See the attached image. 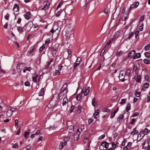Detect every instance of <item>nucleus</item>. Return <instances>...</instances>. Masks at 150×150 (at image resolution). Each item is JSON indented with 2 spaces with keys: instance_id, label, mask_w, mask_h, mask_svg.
<instances>
[{
  "instance_id": "nucleus-50",
  "label": "nucleus",
  "mask_w": 150,
  "mask_h": 150,
  "mask_svg": "<svg viewBox=\"0 0 150 150\" xmlns=\"http://www.w3.org/2000/svg\"><path fill=\"white\" fill-rule=\"evenodd\" d=\"M82 107L81 105H80L78 106V109L77 110V111L79 113H81V111L80 109Z\"/></svg>"
},
{
  "instance_id": "nucleus-18",
  "label": "nucleus",
  "mask_w": 150,
  "mask_h": 150,
  "mask_svg": "<svg viewBox=\"0 0 150 150\" xmlns=\"http://www.w3.org/2000/svg\"><path fill=\"white\" fill-rule=\"evenodd\" d=\"M49 3L48 2H47L46 4H45L44 7L42 8L41 9L42 10H45L46 9H47L49 7Z\"/></svg>"
},
{
  "instance_id": "nucleus-47",
  "label": "nucleus",
  "mask_w": 150,
  "mask_h": 150,
  "mask_svg": "<svg viewBox=\"0 0 150 150\" xmlns=\"http://www.w3.org/2000/svg\"><path fill=\"white\" fill-rule=\"evenodd\" d=\"M15 126L16 128H17L18 127V120L17 119L15 120Z\"/></svg>"
},
{
  "instance_id": "nucleus-20",
  "label": "nucleus",
  "mask_w": 150,
  "mask_h": 150,
  "mask_svg": "<svg viewBox=\"0 0 150 150\" xmlns=\"http://www.w3.org/2000/svg\"><path fill=\"white\" fill-rule=\"evenodd\" d=\"M124 118V116L123 115H120L119 117L117 119V121L118 122H120Z\"/></svg>"
},
{
  "instance_id": "nucleus-30",
  "label": "nucleus",
  "mask_w": 150,
  "mask_h": 150,
  "mask_svg": "<svg viewBox=\"0 0 150 150\" xmlns=\"http://www.w3.org/2000/svg\"><path fill=\"white\" fill-rule=\"evenodd\" d=\"M35 53V51L34 50H32L28 52V54L29 56H31L33 55Z\"/></svg>"
},
{
  "instance_id": "nucleus-39",
  "label": "nucleus",
  "mask_w": 150,
  "mask_h": 150,
  "mask_svg": "<svg viewBox=\"0 0 150 150\" xmlns=\"http://www.w3.org/2000/svg\"><path fill=\"white\" fill-rule=\"evenodd\" d=\"M69 132H71L74 130V127L73 125H71L69 127Z\"/></svg>"
},
{
  "instance_id": "nucleus-57",
  "label": "nucleus",
  "mask_w": 150,
  "mask_h": 150,
  "mask_svg": "<svg viewBox=\"0 0 150 150\" xmlns=\"http://www.w3.org/2000/svg\"><path fill=\"white\" fill-rule=\"evenodd\" d=\"M141 81V77L140 76H138L137 77V81L138 82H140Z\"/></svg>"
},
{
  "instance_id": "nucleus-15",
  "label": "nucleus",
  "mask_w": 150,
  "mask_h": 150,
  "mask_svg": "<svg viewBox=\"0 0 150 150\" xmlns=\"http://www.w3.org/2000/svg\"><path fill=\"white\" fill-rule=\"evenodd\" d=\"M149 86V83H144L143 85L142 86V90H143L144 88H147Z\"/></svg>"
},
{
  "instance_id": "nucleus-63",
  "label": "nucleus",
  "mask_w": 150,
  "mask_h": 150,
  "mask_svg": "<svg viewBox=\"0 0 150 150\" xmlns=\"http://www.w3.org/2000/svg\"><path fill=\"white\" fill-rule=\"evenodd\" d=\"M24 85L26 86H30V84L28 81L25 82V83Z\"/></svg>"
},
{
  "instance_id": "nucleus-26",
  "label": "nucleus",
  "mask_w": 150,
  "mask_h": 150,
  "mask_svg": "<svg viewBox=\"0 0 150 150\" xmlns=\"http://www.w3.org/2000/svg\"><path fill=\"white\" fill-rule=\"evenodd\" d=\"M90 91V87H88L86 90L85 92L84 93V96H86L87 94L89 93Z\"/></svg>"
},
{
  "instance_id": "nucleus-28",
  "label": "nucleus",
  "mask_w": 150,
  "mask_h": 150,
  "mask_svg": "<svg viewBox=\"0 0 150 150\" xmlns=\"http://www.w3.org/2000/svg\"><path fill=\"white\" fill-rule=\"evenodd\" d=\"M131 105L130 104L128 103L126 108V110L127 112H128L130 109Z\"/></svg>"
},
{
  "instance_id": "nucleus-7",
  "label": "nucleus",
  "mask_w": 150,
  "mask_h": 150,
  "mask_svg": "<svg viewBox=\"0 0 150 150\" xmlns=\"http://www.w3.org/2000/svg\"><path fill=\"white\" fill-rule=\"evenodd\" d=\"M143 132H140L138 135L137 140L138 141H140L144 136V134L143 133Z\"/></svg>"
},
{
  "instance_id": "nucleus-5",
  "label": "nucleus",
  "mask_w": 150,
  "mask_h": 150,
  "mask_svg": "<svg viewBox=\"0 0 150 150\" xmlns=\"http://www.w3.org/2000/svg\"><path fill=\"white\" fill-rule=\"evenodd\" d=\"M79 130V129H77V134H74V139L75 140L77 141L79 139V136L81 134V133Z\"/></svg>"
},
{
  "instance_id": "nucleus-61",
  "label": "nucleus",
  "mask_w": 150,
  "mask_h": 150,
  "mask_svg": "<svg viewBox=\"0 0 150 150\" xmlns=\"http://www.w3.org/2000/svg\"><path fill=\"white\" fill-rule=\"evenodd\" d=\"M75 108V107L74 105H72L71 107V110H70V112H73V110Z\"/></svg>"
},
{
  "instance_id": "nucleus-25",
  "label": "nucleus",
  "mask_w": 150,
  "mask_h": 150,
  "mask_svg": "<svg viewBox=\"0 0 150 150\" xmlns=\"http://www.w3.org/2000/svg\"><path fill=\"white\" fill-rule=\"evenodd\" d=\"M68 99L66 97H64L62 105H64L67 102H68Z\"/></svg>"
},
{
  "instance_id": "nucleus-4",
  "label": "nucleus",
  "mask_w": 150,
  "mask_h": 150,
  "mask_svg": "<svg viewBox=\"0 0 150 150\" xmlns=\"http://www.w3.org/2000/svg\"><path fill=\"white\" fill-rule=\"evenodd\" d=\"M108 143L105 142H103L100 146L99 148L101 149V148H102L103 147L105 148V149L106 150L108 147Z\"/></svg>"
},
{
  "instance_id": "nucleus-58",
  "label": "nucleus",
  "mask_w": 150,
  "mask_h": 150,
  "mask_svg": "<svg viewBox=\"0 0 150 150\" xmlns=\"http://www.w3.org/2000/svg\"><path fill=\"white\" fill-rule=\"evenodd\" d=\"M9 14L8 13L6 14V15L5 16V18L6 20H8L9 19Z\"/></svg>"
},
{
  "instance_id": "nucleus-54",
  "label": "nucleus",
  "mask_w": 150,
  "mask_h": 150,
  "mask_svg": "<svg viewBox=\"0 0 150 150\" xmlns=\"http://www.w3.org/2000/svg\"><path fill=\"white\" fill-rule=\"evenodd\" d=\"M18 145L17 143L13 144L12 145V147L13 148L16 149L18 148Z\"/></svg>"
},
{
  "instance_id": "nucleus-33",
  "label": "nucleus",
  "mask_w": 150,
  "mask_h": 150,
  "mask_svg": "<svg viewBox=\"0 0 150 150\" xmlns=\"http://www.w3.org/2000/svg\"><path fill=\"white\" fill-rule=\"evenodd\" d=\"M53 59H51L49 62H48L47 63V64L46 65V68L47 69L49 65L51 64V63L53 62Z\"/></svg>"
},
{
  "instance_id": "nucleus-62",
  "label": "nucleus",
  "mask_w": 150,
  "mask_h": 150,
  "mask_svg": "<svg viewBox=\"0 0 150 150\" xmlns=\"http://www.w3.org/2000/svg\"><path fill=\"white\" fill-rule=\"evenodd\" d=\"M105 137V135L103 134L100 136L98 138V139L99 140L103 138H104Z\"/></svg>"
},
{
  "instance_id": "nucleus-8",
  "label": "nucleus",
  "mask_w": 150,
  "mask_h": 150,
  "mask_svg": "<svg viewBox=\"0 0 150 150\" xmlns=\"http://www.w3.org/2000/svg\"><path fill=\"white\" fill-rule=\"evenodd\" d=\"M81 59L80 58H78L76 62L74 63V68L75 69L79 64Z\"/></svg>"
},
{
  "instance_id": "nucleus-17",
  "label": "nucleus",
  "mask_w": 150,
  "mask_h": 150,
  "mask_svg": "<svg viewBox=\"0 0 150 150\" xmlns=\"http://www.w3.org/2000/svg\"><path fill=\"white\" fill-rule=\"evenodd\" d=\"M13 10L15 12H17L18 11L19 6L17 4H15L14 5Z\"/></svg>"
},
{
  "instance_id": "nucleus-22",
  "label": "nucleus",
  "mask_w": 150,
  "mask_h": 150,
  "mask_svg": "<svg viewBox=\"0 0 150 150\" xmlns=\"http://www.w3.org/2000/svg\"><path fill=\"white\" fill-rule=\"evenodd\" d=\"M138 133V131L136 130V128H134L133 129L132 131L131 132L130 134H132V135H134L135 134H136Z\"/></svg>"
},
{
  "instance_id": "nucleus-13",
  "label": "nucleus",
  "mask_w": 150,
  "mask_h": 150,
  "mask_svg": "<svg viewBox=\"0 0 150 150\" xmlns=\"http://www.w3.org/2000/svg\"><path fill=\"white\" fill-rule=\"evenodd\" d=\"M67 85L66 83H64L63 86L61 90V92L60 93V94H61V93L63 92L65 90L66 88L67 87Z\"/></svg>"
},
{
  "instance_id": "nucleus-36",
  "label": "nucleus",
  "mask_w": 150,
  "mask_h": 150,
  "mask_svg": "<svg viewBox=\"0 0 150 150\" xmlns=\"http://www.w3.org/2000/svg\"><path fill=\"white\" fill-rule=\"evenodd\" d=\"M144 62L146 64H149L150 63V60L148 59H146L144 60Z\"/></svg>"
},
{
  "instance_id": "nucleus-64",
  "label": "nucleus",
  "mask_w": 150,
  "mask_h": 150,
  "mask_svg": "<svg viewBox=\"0 0 150 150\" xmlns=\"http://www.w3.org/2000/svg\"><path fill=\"white\" fill-rule=\"evenodd\" d=\"M135 94L136 96L138 97H139L140 96L139 93H138L137 91L135 92Z\"/></svg>"
},
{
  "instance_id": "nucleus-3",
  "label": "nucleus",
  "mask_w": 150,
  "mask_h": 150,
  "mask_svg": "<svg viewBox=\"0 0 150 150\" xmlns=\"http://www.w3.org/2000/svg\"><path fill=\"white\" fill-rule=\"evenodd\" d=\"M125 72L123 71H121L119 74V78L120 80L122 82H124L125 80Z\"/></svg>"
},
{
  "instance_id": "nucleus-9",
  "label": "nucleus",
  "mask_w": 150,
  "mask_h": 150,
  "mask_svg": "<svg viewBox=\"0 0 150 150\" xmlns=\"http://www.w3.org/2000/svg\"><path fill=\"white\" fill-rule=\"evenodd\" d=\"M139 4V3L137 2L133 3V4L130 6L129 8V9L130 10L131 9L134 8H137Z\"/></svg>"
},
{
  "instance_id": "nucleus-27",
  "label": "nucleus",
  "mask_w": 150,
  "mask_h": 150,
  "mask_svg": "<svg viewBox=\"0 0 150 150\" xmlns=\"http://www.w3.org/2000/svg\"><path fill=\"white\" fill-rule=\"evenodd\" d=\"M23 28L20 27L19 26L17 28V30L20 33H22L23 32Z\"/></svg>"
},
{
  "instance_id": "nucleus-16",
  "label": "nucleus",
  "mask_w": 150,
  "mask_h": 150,
  "mask_svg": "<svg viewBox=\"0 0 150 150\" xmlns=\"http://www.w3.org/2000/svg\"><path fill=\"white\" fill-rule=\"evenodd\" d=\"M67 144L66 142H64L60 144L59 145V148L60 149H62L64 146H65Z\"/></svg>"
},
{
  "instance_id": "nucleus-31",
  "label": "nucleus",
  "mask_w": 150,
  "mask_h": 150,
  "mask_svg": "<svg viewBox=\"0 0 150 150\" xmlns=\"http://www.w3.org/2000/svg\"><path fill=\"white\" fill-rule=\"evenodd\" d=\"M57 49V48L56 45H52L51 47V50L53 51H55Z\"/></svg>"
},
{
  "instance_id": "nucleus-40",
  "label": "nucleus",
  "mask_w": 150,
  "mask_h": 150,
  "mask_svg": "<svg viewBox=\"0 0 150 150\" xmlns=\"http://www.w3.org/2000/svg\"><path fill=\"white\" fill-rule=\"evenodd\" d=\"M134 71L135 72V74L137 75L138 73V71L137 70V66L134 65Z\"/></svg>"
},
{
  "instance_id": "nucleus-21",
  "label": "nucleus",
  "mask_w": 150,
  "mask_h": 150,
  "mask_svg": "<svg viewBox=\"0 0 150 150\" xmlns=\"http://www.w3.org/2000/svg\"><path fill=\"white\" fill-rule=\"evenodd\" d=\"M44 88H42L39 92L38 95L39 96H42L43 95L44 93Z\"/></svg>"
},
{
  "instance_id": "nucleus-24",
  "label": "nucleus",
  "mask_w": 150,
  "mask_h": 150,
  "mask_svg": "<svg viewBox=\"0 0 150 150\" xmlns=\"http://www.w3.org/2000/svg\"><path fill=\"white\" fill-rule=\"evenodd\" d=\"M128 16L127 14H124L122 17V20L123 21H125L127 18Z\"/></svg>"
},
{
  "instance_id": "nucleus-60",
  "label": "nucleus",
  "mask_w": 150,
  "mask_h": 150,
  "mask_svg": "<svg viewBox=\"0 0 150 150\" xmlns=\"http://www.w3.org/2000/svg\"><path fill=\"white\" fill-rule=\"evenodd\" d=\"M16 73L15 69H13L12 70V74L13 75H14Z\"/></svg>"
},
{
  "instance_id": "nucleus-19",
  "label": "nucleus",
  "mask_w": 150,
  "mask_h": 150,
  "mask_svg": "<svg viewBox=\"0 0 150 150\" xmlns=\"http://www.w3.org/2000/svg\"><path fill=\"white\" fill-rule=\"evenodd\" d=\"M25 17L28 20L30 19L31 18V15L30 13L29 12L27 13L25 15Z\"/></svg>"
},
{
  "instance_id": "nucleus-2",
  "label": "nucleus",
  "mask_w": 150,
  "mask_h": 150,
  "mask_svg": "<svg viewBox=\"0 0 150 150\" xmlns=\"http://www.w3.org/2000/svg\"><path fill=\"white\" fill-rule=\"evenodd\" d=\"M33 25L31 22L28 23L23 27V30L28 31L30 30L32 27Z\"/></svg>"
},
{
  "instance_id": "nucleus-34",
  "label": "nucleus",
  "mask_w": 150,
  "mask_h": 150,
  "mask_svg": "<svg viewBox=\"0 0 150 150\" xmlns=\"http://www.w3.org/2000/svg\"><path fill=\"white\" fill-rule=\"evenodd\" d=\"M150 47V45L149 44H148L144 47V49L145 50L147 51V50H148L149 49Z\"/></svg>"
},
{
  "instance_id": "nucleus-41",
  "label": "nucleus",
  "mask_w": 150,
  "mask_h": 150,
  "mask_svg": "<svg viewBox=\"0 0 150 150\" xmlns=\"http://www.w3.org/2000/svg\"><path fill=\"white\" fill-rule=\"evenodd\" d=\"M123 53V52L122 51H117L116 53V55L117 56H120V55H122Z\"/></svg>"
},
{
  "instance_id": "nucleus-10",
  "label": "nucleus",
  "mask_w": 150,
  "mask_h": 150,
  "mask_svg": "<svg viewBox=\"0 0 150 150\" xmlns=\"http://www.w3.org/2000/svg\"><path fill=\"white\" fill-rule=\"evenodd\" d=\"M16 70L18 74V75L17 76H20L21 72V69H20V64H17L16 67Z\"/></svg>"
},
{
  "instance_id": "nucleus-37",
  "label": "nucleus",
  "mask_w": 150,
  "mask_h": 150,
  "mask_svg": "<svg viewBox=\"0 0 150 150\" xmlns=\"http://www.w3.org/2000/svg\"><path fill=\"white\" fill-rule=\"evenodd\" d=\"M82 95L81 94H79L77 95L76 96V99L78 100H79L81 97Z\"/></svg>"
},
{
  "instance_id": "nucleus-12",
  "label": "nucleus",
  "mask_w": 150,
  "mask_h": 150,
  "mask_svg": "<svg viewBox=\"0 0 150 150\" xmlns=\"http://www.w3.org/2000/svg\"><path fill=\"white\" fill-rule=\"evenodd\" d=\"M134 34V32H130L128 35V36L127 38L125 39L123 41V42L127 40V39H130L131 37Z\"/></svg>"
},
{
  "instance_id": "nucleus-43",
  "label": "nucleus",
  "mask_w": 150,
  "mask_h": 150,
  "mask_svg": "<svg viewBox=\"0 0 150 150\" xmlns=\"http://www.w3.org/2000/svg\"><path fill=\"white\" fill-rule=\"evenodd\" d=\"M92 104L93 106H95L96 105L95 98H94L92 100Z\"/></svg>"
},
{
  "instance_id": "nucleus-11",
  "label": "nucleus",
  "mask_w": 150,
  "mask_h": 150,
  "mask_svg": "<svg viewBox=\"0 0 150 150\" xmlns=\"http://www.w3.org/2000/svg\"><path fill=\"white\" fill-rule=\"evenodd\" d=\"M38 76V75L36 73H35L34 74L33 77V80L35 82H37V79Z\"/></svg>"
},
{
  "instance_id": "nucleus-45",
  "label": "nucleus",
  "mask_w": 150,
  "mask_h": 150,
  "mask_svg": "<svg viewBox=\"0 0 150 150\" xmlns=\"http://www.w3.org/2000/svg\"><path fill=\"white\" fill-rule=\"evenodd\" d=\"M141 132H143V133L144 134V135L146 134L147 133H149V130L147 128L145 129L144 131H141Z\"/></svg>"
},
{
  "instance_id": "nucleus-32",
  "label": "nucleus",
  "mask_w": 150,
  "mask_h": 150,
  "mask_svg": "<svg viewBox=\"0 0 150 150\" xmlns=\"http://www.w3.org/2000/svg\"><path fill=\"white\" fill-rule=\"evenodd\" d=\"M126 101V99H122L120 103L121 105H123L125 103Z\"/></svg>"
},
{
  "instance_id": "nucleus-49",
  "label": "nucleus",
  "mask_w": 150,
  "mask_h": 150,
  "mask_svg": "<svg viewBox=\"0 0 150 150\" xmlns=\"http://www.w3.org/2000/svg\"><path fill=\"white\" fill-rule=\"evenodd\" d=\"M50 42V40L49 38L47 39L45 42V44L46 45H47L49 44Z\"/></svg>"
},
{
  "instance_id": "nucleus-38",
  "label": "nucleus",
  "mask_w": 150,
  "mask_h": 150,
  "mask_svg": "<svg viewBox=\"0 0 150 150\" xmlns=\"http://www.w3.org/2000/svg\"><path fill=\"white\" fill-rule=\"evenodd\" d=\"M99 113V110H96L95 111L94 113L93 116H97Z\"/></svg>"
},
{
  "instance_id": "nucleus-42",
  "label": "nucleus",
  "mask_w": 150,
  "mask_h": 150,
  "mask_svg": "<svg viewBox=\"0 0 150 150\" xmlns=\"http://www.w3.org/2000/svg\"><path fill=\"white\" fill-rule=\"evenodd\" d=\"M60 72L59 70H56L54 73V74L53 75L54 76H56L60 74Z\"/></svg>"
},
{
  "instance_id": "nucleus-29",
  "label": "nucleus",
  "mask_w": 150,
  "mask_h": 150,
  "mask_svg": "<svg viewBox=\"0 0 150 150\" xmlns=\"http://www.w3.org/2000/svg\"><path fill=\"white\" fill-rule=\"evenodd\" d=\"M144 79L146 81L149 82L150 81V77L148 75H146L144 76Z\"/></svg>"
},
{
  "instance_id": "nucleus-44",
  "label": "nucleus",
  "mask_w": 150,
  "mask_h": 150,
  "mask_svg": "<svg viewBox=\"0 0 150 150\" xmlns=\"http://www.w3.org/2000/svg\"><path fill=\"white\" fill-rule=\"evenodd\" d=\"M29 134V133L28 132H25L24 136L25 139H27V137L28 136Z\"/></svg>"
},
{
  "instance_id": "nucleus-6",
  "label": "nucleus",
  "mask_w": 150,
  "mask_h": 150,
  "mask_svg": "<svg viewBox=\"0 0 150 150\" xmlns=\"http://www.w3.org/2000/svg\"><path fill=\"white\" fill-rule=\"evenodd\" d=\"M10 109L8 110L7 112V116L8 117H10L12 115L13 110H12L13 108L12 107L10 106Z\"/></svg>"
},
{
  "instance_id": "nucleus-53",
  "label": "nucleus",
  "mask_w": 150,
  "mask_h": 150,
  "mask_svg": "<svg viewBox=\"0 0 150 150\" xmlns=\"http://www.w3.org/2000/svg\"><path fill=\"white\" fill-rule=\"evenodd\" d=\"M45 48V46L44 45H42V46H41L40 49H39V51L40 52H42L43 50Z\"/></svg>"
},
{
  "instance_id": "nucleus-35",
  "label": "nucleus",
  "mask_w": 150,
  "mask_h": 150,
  "mask_svg": "<svg viewBox=\"0 0 150 150\" xmlns=\"http://www.w3.org/2000/svg\"><path fill=\"white\" fill-rule=\"evenodd\" d=\"M131 72V71L129 69H127L126 72H125V74H126V75L129 76Z\"/></svg>"
},
{
  "instance_id": "nucleus-56",
  "label": "nucleus",
  "mask_w": 150,
  "mask_h": 150,
  "mask_svg": "<svg viewBox=\"0 0 150 150\" xmlns=\"http://www.w3.org/2000/svg\"><path fill=\"white\" fill-rule=\"evenodd\" d=\"M63 2L62 1H61V3H59V4L58 5V6L57 7V9L58 8H60L61 6L63 5Z\"/></svg>"
},
{
  "instance_id": "nucleus-23",
  "label": "nucleus",
  "mask_w": 150,
  "mask_h": 150,
  "mask_svg": "<svg viewBox=\"0 0 150 150\" xmlns=\"http://www.w3.org/2000/svg\"><path fill=\"white\" fill-rule=\"evenodd\" d=\"M141 56V54L139 53H137L136 54L134 57V59H136L139 58Z\"/></svg>"
},
{
  "instance_id": "nucleus-48",
  "label": "nucleus",
  "mask_w": 150,
  "mask_h": 150,
  "mask_svg": "<svg viewBox=\"0 0 150 150\" xmlns=\"http://www.w3.org/2000/svg\"><path fill=\"white\" fill-rule=\"evenodd\" d=\"M70 138L69 137H66L64 139V140L65 142H69L70 140Z\"/></svg>"
},
{
  "instance_id": "nucleus-59",
  "label": "nucleus",
  "mask_w": 150,
  "mask_h": 150,
  "mask_svg": "<svg viewBox=\"0 0 150 150\" xmlns=\"http://www.w3.org/2000/svg\"><path fill=\"white\" fill-rule=\"evenodd\" d=\"M88 139V138H85L83 140V142L84 144H85L87 142V141Z\"/></svg>"
},
{
  "instance_id": "nucleus-55",
  "label": "nucleus",
  "mask_w": 150,
  "mask_h": 150,
  "mask_svg": "<svg viewBox=\"0 0 150 150\" xmlns=\"http://www.w3.org/2000/svg\"><path fill=\"white\" fill-rule=\"evenodd\" d=\"M54 26L53 27V28H52V30H51L50 31V33H53L54 32H55L57 30H58V28H57L54 31Z\"/></svg>"
},
{
  "instance_id": "nucleus-46",
  "label": "nucleus",
  "mask_w": 150,
  "mask_h": 150,
  "mask_svg": "<svg viewBox=\"0 0 150 150\" xmlns=\"http://www.w3.org/2000/svg\"><path fill=\"white\" fill-rule=\"evenodd\" d=\"M62 11L61 10L57 11L56 14V16L57 17L59 16L60 15V14H61V13H62Z\"/></svg>"
},
{
  "instance_id": "nucleus-1",
  "label": "nucleus",
  "mask_w": 150,
  "mask_h": 150,
  "mask_svg": "<svg viewBox=\"0 0 150 150\" xmlns=\"http://www.w3.org/2000/svg\"><path fill=\"white\" fill-rule=\"evenodd\" d=\"M73 30V28H69L68 29L67 32H66V34L63 37L64 39H66L67 40H69L70 39L71 36L72 35L71 33Z\"/></svg>"
},
{
  "instance_id": "nucleus-52",
  "label": "nucleus",
  "mask_w": 150,
  "mask_h": 150,
  "mask_svg": "<svg viewBox=\"0 0 150 150\" xmlns=\"http://www.w3.org/2000/svg\"><path fill=\"white\" fill-rule=\"evenodd\" d=\"M126 146L129 149L132 146V143L131 142H128Z\"/></svg>"
},
{
  "instance_id": "nucleus-51",
  "label": "nucleus",
  "mask_w": 150,
  "mask_h": 150,
  "mask_svg": "<svg viewBox=\"0 0 150 150\" xmlns=\"http://www.w3.org/2000/svg\"><path fill=\"white\" fill-rule=\"evenodd\" d=\"M117 112V111H114L113 112H112V116L110 117V118H112L115 116Z\"/></svg>"
},
{
  "instance_id": "nucleus-14",
  "label": "nucleus",
  "mask_w": 150,
  "mask_h": 150,
  "mask_svg": "<svg viewBox=\"0 0 150 150\" xmlns=\"http://www.w3.org/2000/svg\"><path fill=\"white\" fill-rule=\"evenodd\" d=\"M135 54L134 50H133L129 53L128 54V57L130 58L132 57Z\"/></svg>"
}]
</instances>
